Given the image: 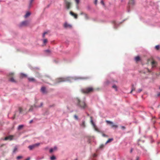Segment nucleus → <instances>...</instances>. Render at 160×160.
Segmentation results:
<instances>
[{"instance_id": "obj_1", "label": "nucleus", "mask_w": 160, "mask_h": 160, "mask_svg": "<svg viewBox=\"0 0 160 160\" xmlns=\"http://www.w3.org/2000/svg\"><path fill=\"white\" fill-rule=\"evenodd\" d=\"M77 105L82 109H84L87 107V106L84 101H81L78 98L76 99Z\"/></svg>"}, {"instance_id": "obj_2", "label": "nucleus", "mask_w": 160, "mask_h": 160, "mask_svg": "<svg viewBox=\"0 0 160 160\" xmlns=\"http://www.w3.org/2000/svg\"><path fill=\"white\" fill-rule=\"evenodd\" d=\"M94 90V89L92 87H88L82 89L81 91L82 93L88 94L93 92Z\"/></svg>"}, {"instance_id": "obj_3", "label": "nucleus", "mask_w": 160, "mask_h": 160, "mask_svg": "<svg viewBox=\"0 0 160 160\" xmlns=\"http://www.w3.org/2000/svg\"><path fill=\"white\" fill-rule=\"evenodd\" d=\"M65 5L66 8L68 9H69L71 6V2L68 0H64Z\"/></svg>"}, {"instance_id": "obj_4", "label": "nucleus", "mask_w": 160, "mask_h": 160, "mask_svg": "<svg viewBox=\"0 0 160 160\" xmlns=\"http://www.w3.org/2000/svg\"><path fill=\"white\" fill-rule=\"evenodd\" d=\"M106 122L107 123V124L111 125V127L112 128H117L118 127V125L114 124L113 122H112L108 120H106Z\"/></svg>"}, {"instance_id": "obj_5", "label": "nucleus", "mask_w": 160, "mask_h": 160, "mask_svg": "<svg viewBox=\"0 0 160 160\" xmlns=\"http://www.w3.org/2000/svg\"><path fill=\"white\" fill-rule=\"evenodd\" d=\"M14 73H10L8 75V78L9 80L12 82H15V81L13 78Z\"/></svg>"}, {"instance_id": "obj_6", "label": "nucleus", "mask_w": 160, "mask_h": 160, "mask_svg": "<svg viewBox=\"0 0 160 160\" xmlns=\"http://www.w3.org/2000/svg\"><path fill=\"white\" fill-rule=\"evenodd\" d=\"M40 145L39 143H37L35 144L29 146L28 148L30 150H32L36 147H38Z\"/></svg>"}, {"instance_id": "obj_7", "label": "nucleus", "mask_w": 160, "mask_h": 160, "mask_svg": "<svg viewBox=\"0 0 160 160\" xmlns=\"http://www.w3.org/2000/svg\"><path fill=\"white\" fill-rule=\"evenodd\" d=\"M19 111L20 113L24 114H26L28 112L26 108H22L21 107H19Z\"/></svg>"}, {"instance_id": "obj_8", "label": "nucleus", "mask_w": 160, "mask_h": 160, "mask_svg": "<svg viewBox=\"0 0 160 160\" xmlns=\"http://www.w3.org/2000/svg\"><path fill=\"white\" fill-rule=\"evenodd\" d=\"M29 24V22L28 21H25L22 22L19 25V27H21L23 26H27Z\"/></svg>"}, {"instance_id": "obj_9", "label": "nucleus", "mask_w": 160, "mask_h": 160, "mask_svg": "<svg viewBox=\"0 0 160 160\" xmlns=\"http://www.w3.org/2000/svg\"><path fill=\"white\" fill-rule=\"evenodd\" d=\"M66 79L64 78H59L56 80V83H60L62 82H65Z\"/></svg>"}, {"instance_id": "obj_10", "label": "nucleus", "mask_w": 160, "mask_h": 160, "mask_svg": "<svg viewBox=\"0 0 160 160\" xmlns=\"http://www.w3.org/2000/svg\"><path fill=\"white\" fill-rule=\"evenodd\" d=\"M39 44L40 46H45L48 42V41H39Z\"/></svg>"}, {"instance_id": "obj_11", "label": "nucleus", "mask_w": 160, "mask_h": 160, "mask_svg": "<svg viewBox=\"0 0 160 160\" xmlns=\"http://www.w3.org/2000/svg\"><path fill=\"white\" fill-rule=\"evenodd\" d=\"M40 90L41 92L43 94H47L48 93V91L46 87L44 86L42 87Z\"/></svg>"}, {"instance_id": "obj_12", "label": "nucleus", "mask_w": 160, "mask_h": 160, "mask_svg": "<svg viewBox=\"0 0 160 160\" xmlns=\"http://www.w3.org/2000/svg\"><path fill=\"white\" fill-rule=\"evenodd\" d=\"M42 102L41 103V105L40 106H37L35 104L34 105V106H31L28 112L32 111L33 109V107H37V108L39 107H41L42 106Z\"/></svg>"}, {"instance_id": "obj_13", "label": "nucleus", "mask_w": 160, "mask_h": 160, "mask_svg": "<svg viewBox=\"0 0 160 160\" xmlns=\"http://www.w3.org/2000/svg\"><path fill=\"white\" fill-rule=\"evenodd\" d=\"M63 26L64 28H71L72 27V26L71 25L68 24V23H67L66 22H65L64 23V24L63 25Z\"/></svg>"}, {"instance_id": "obj_14", "label": "nucleus", "mask_w": 160, "mask_h": 160, "mask_svg": "<svg viewBox=\"0 0 160 160\" xmlns=\"http://www.w3.org/2000/svg\"><path fill=\"white\" fill-rule=\"evenodd\" d=\"M13 138V136L9 135V136L5 137L4 140H9L10 141H11L12 140Z\"/></svg>"}, {"instance_id": "obj_15", "label": "nucleus", "mask_w": 160, "mask_h": 160, "mask_svg": "<svg viewBox=\"0 0 160 160\" xmlns=\"http://www.w3.org/2000/svg\"><path fill=\"white\" fill-rule=\"evenodd\" d=\"M70 14L72 15V16L74 17V18L76 19L77 18L78 16L77 14L74 13L72 11H70Z\"/></svg>"}, {"instance_id": "obj_16", "label": "nucleus", "mask_w": 160, "mask_h": 160, "mask_svg": "<svg viewBox=\"0 0 160 160\" xmlns=\"http://www.w3.org/2000/svg\"><path fill=\"white\" fill-rule=\"evenodd\" d=\"M151 64H152V67L153 68V67H156V65L157 64V63L156 62L153 60L151 62Z\"/></svg>"}, {"instance_id": "obj_17", "label": "nucleus", "mask_w": 160, "mask_h": 160, "mask_svg": "<svg viewBox=\"0 0 160 160\" xmlns=\"http://www.w3.org/2000/svg\"><path fill=\"white\" fill-rule=\"evenodd\" d=\"M28 79L29 82H35L36 81L35 79L33 78H29Z\"/></svg>"}, {"instance_id": "obj_18", "label": "nucleus", "mask_w": 160, "mask_h": 160, "mask_svg": "<svg viewBox=\"0 0 160 160\" xmlns=\"http://www.w3.org/2000/svg\"><path fill=\"white\" fill-rule=\"evenodd\" d=\"M129 4L132 5H133L135 4L134 0H129Z\"/></svg>"}, {"instance_id": "obj_19", "label": "nucleus", "mask_w": 160, "mask_h": 160, "mask_svg": "<svg viewBox=\"0 0 160 160\" xmlns=\"http://www.w3.org/2000/svg\"><path fill=\"white\" fill-rule=\"evenodd\" d=\"M135 87L134 86V85L133 84H132V90L130 92V93H131L132 91H134L135 90Z\"/></svg>"}, {"instance_id": "obj_20", "label": "nucleus", "mask_w": 160, "mask_h": 160, "mask_svg": "<svg viewBox=\"0 0 160 160\" xmlns=\"http://www.w3.org/2000/svg\"><path fill=\"white\" fill-rule=\"evenodd\" d=\"M31 14V13L29 12H28L26 13V14L24 16L25 18H27L29 17Z\"/></svg>"}, {"instance_id": "obj_21", "label": "nucleus", "mask_w": 160, "mask_h": 160, "mask_svg": "<svg viewBox=\"0 0 160 160\" xmlns=\"http://www.w3.org/2000/svg\"><path fill=\"white\" fill-rule=\"evenodd\" d=\"M113 140V139L112 138H109L107 140V141L106 142L105 144H106L108 143H109V142H111V141H112Z\"/></svg>"}, {"instance_id": "obj_22", "label": "nucleus", "mask_w": 160, "mask_h": 160, "mask_svg": "<svg viewBox=\"0 0 160 160\" xmlns=\"http://www.w3.org/2000/svg\"><path fill=\"white\" fill-rule=\"evenodd\" d=\"M24 126L23 125H19L18 127V130H20Z\"/></svg>"}, {"instance_id": "obj_23", "label": "nucleus", "mask_w": 160, "mask_h": 160, "mask_svg": "<svg viewBox=\"0 0 160 160\" xmlns=\"http://www.w3.org/2000/svg\"><path fill=\"white\" fill-rule=\"evenodd\" d=\"M140 60V58L138 56L136 57L135 58V60L136 62L139 61Z\"/></svg>"}, {"instance_id": "obj_24", "label": "nucleus", "mask_w": 160, "mask_h": 160, "mask_svg": "<svg viewBox=\"0 0 160 160\" xmlns=\"http://www.w3.org/2000/svg\"><path fill=\"white\" fill-rule=\"evenodd\" d=\"M84 17L85 19L87 20L89 19V17L88 15L86 13L84 14Z\"/></svg>"}, {"instance_id": "obj_25", "label": "nucleus", "mask_w": 160, "mask_h": 160, "mask_svg": "<svg viewBox=\"0 0 160 160\" xmlns=\"http://www.w3.org/2000/svg\"><path fill=\"white\" fill-rule=\"evenodd\" d=\"M90 118H91V123H92V124L93 126L95 127V125L93 121V120H92V117H90Z\"/></svg>"}, {"instance_id": "obj_26", "label": "nucleus", "mask_w": 160, "mask_h": 160, "mask_svg": "<svg viewBox=\"0 0 160 160\" xmlns=\"http://www.w3.org/2000/svg\"><path fill=\"white\" fill-rule=\"evenodd\" d=\"M112 88H113L115 89L116 91H117V86L116 85H113L112 86Z\"/></svg>"}, {"instance_id": "obj_27", "label": "nucleus", "mask_w": 160, "mask_h": 160, "mask_svg": "<svg viewBox=\"0 0 160 160\" xmlns=\"http://www.w3.org/2000/svg\"><path fill=\"white\" fill-rule=\"evenodd\" d=\"M56 159V158L54 156H52L50 158L51 160H55Z\"/></svg>"}, {"instance_id": "obj_28", "label": "nucleus", "mask_w": 160, "mask_h": 160, "mask_svg": "<svg viewBox=\"0 0 160 160\" xmlns=\"http://www.w3.org/2000/svg\"><path fill=\"white\" fill-rule=\"evenodd\" d=\"M49 33V31H48L47 32H45L43 34L42 36L43 37H44L45 35L46 34H48V33Z\"/></svg>"}, {"instance_id": "obj_29", "label": "nucleus", "mask_w": 160, "mask_h": 160, "mask_svg": "<svg viewBox=\"0 0 160 160\" xmlns=\"http://www.w3.org/2000/svg\"><path fill=\"white\" fill-rule=\"evenodd\" d=\"M81 125L84 128H85V122L84 121H83L82 122Z\"/></svg>"}, {"instance_id": "obj_30", "label": "nucleus", "mask_w": 160, "mask_h": 160, "mask_svg": "<svg viewBox=\"0 0 160 160\" xmlns=\"http://www.w3.org/2000/svg\"><path fill=\"white\" fill-rule=\"evenodd\" d=\"M160 48V46L159 45H158L156 46L155 48L157 50H159Z\"/></svg>"}, {"instance_id": "obj_31", "label": "nucleus", "mask_w": 160, "mask_h": 160, "mask_svg": "<svg viewBox=\"0 0 160 160\" xmlns=\"http://www.w3.org/2000/svg\"><path fill=\"white\" fill-rule=\"evenodd\" d=\"M21 76L22 77V78H23V77H27V75L24 74H23V73H22L21 74Z\"/></svg>"}, {"instance_id": "obj_32", "label": "nucleus", "mask_w": 160, "mask_h": 160, "mask_svg": "<svg viewBox=\"0 0 160 160\" xmlns=\"http://www.w3.org/2000/svg\"><path fill=\"white\" fill-rule=\"evenodd\" d=\"M33 1H34V0H30V4H29V7H31V6L32 5V3Z\"/></svg>"}, {"instance_id": "obj_33", "label": "nucleus", "mask_w": 160, "mask_h": 160, "mask_svg": "<svg viewBox=\"0 0 160 160\" xmlns=\"http://www.w3.org/2000/svg\"><path fill=\"white\" fill-rule=\"evenodd\" d=\"M17 148H15L13 149V152L14 153L16 152V151H17Z\"/></svg>"}, {"instance_id": "obj_34", "label": "nucleus", "mask_w": 160, "mask_h": 160, "mask_svg": "<svg viewBox=\"0 0 160 160\" xmlns=\"http://www.w3.org/2000/svg\"><path fill=\"white\" fill-rule=\"evenodd\" d=\"M53 151H54L53 150V149L52 148H51L50 149V152L52 153Z\"/></svg>"}, {"instance_id": "obj_35", "label": "nucleus", "mask_w": 160, "mask_h": 160, "mask_svg": "<svg viewBox=\"0 0 160 160\" xmlns=\"http://www.w3.org/2000/svg\"><path fill=\"white\" fill-rule=\"evenodd\" d=\"M142 91V89H138L137 91V92H138V93H139L140 92H141Z\"/></svg>"}, {"instance_id": "obj_36", "label": "nucleus", "mask_w": 160, "mask_h": 160, "mask_svg": "<svg viewBox=\"0 0 160 160\" xmlns=\"http://www.w3.org/2000/svg\"><path fill=\"white\" fill-rule=\"evenodd\" d=\"M77 4H78L79 3V0H75Z\"/></svg>"}, {"instance_id": "obj_37", "label": "nucleus", "mask_w": 160, "mask_h": 160, "mask_svg": "<svg viewBox=\"0 0 160 160\" xmlns=\"http://www.w3.org/2000/svg\"><path fill=\"white\" fill-rule=\"evenodd\" d=\"M104 145L103 144L101 145L100 146V148H102L104 147Z\"/></svg>"}, {"instance_id": "obj_38", "label": "nucleus", "mask_w": 160, "mask_h": 160, "mask_svg": "<svg viewBox=\"0 0 160 160\" xmlns=\"http://www.w3.org/2000/svg\"><path fill=\"white\" fill-rule=\"evenodd\" d=\"M22 158V156H18L17 157V159H19Z\"/></svg>"}, {"instance_id": "obj_39", "label": "nucleus", "mask_w": 160, "mask_h": 160, "mask_svg": "<svg viewBox=\"0 0 160 160\" xmlns=\"http://www.w3.org/2000/svg\"><path fill=\"white\" fill-rule=\"evenodd\" d=\"M54 151H56L57 150V148L56 147H55L53 148Z\"/></svg>"}, {"instance_id": "obj_40", "label": "nucleus", "mask_w": 160, "mask_h": 160, "mask_svg": "<svg viewBox=\"0 0 160 160\" xmlns=\"http://www.w3.org/2000/svg\"><path fill=\"white\" fill-rule=\"evenodd\" d=\"M74 117L76 119H78V117L76 115H74Z\"/></svg>"}, {"instance_id": "obj_41", "label": "nucleus", "mask_w": 160, "mask_h": 160, "mask_svg": "<svg viewBox=\"0 0 160 160\" xmlns=\"http://www.w3.org/2000/svg\"><path fill=\"white\" fill-rule=\"evenodd\" d=\"M102 136H103V137H108V136L107 135H106V134L103 133L102 134Z\"/></svg>"}, {"instance_id": "obj_42", "label": "nucleus", "mask_w": 160, "mask_h": 160, "mask_svg": "<svg viewBox=\"0 0 160 160\" xmlns=\"http://www.w3.org/2000/svg\"><path fill=\"white\" fill-rule=\"evenodd\" d=\"M92 156L93 157H95L97 156V155L94 153L93 155Z\"/></svg>"}, {"instance_id": "obj_43", "label": "nucleus", "mask_w": 160, "mask_h": 160, "mask_svg": "<svg viewBox=\"0 0 160 160\" xmlns=\"http://www.w3.org/2000/svg\"><path fill=\"white\" fill-rule=\"evenodd\" d=\"M97 2H98V0H95V1H94V3L95 4H97Z\"/></svg>"}, {"instance_id": "obj_44", "label": "nucleus", "mask_w": 160, "mask_h": 160, "mask_svg": "<svg viewBox=\"0 0 160 160\" xmlns=\"http://www.w3.org/2000/svg\"><path fill=\"white\" fill-rule=\"evenodd\" d=\"M121 128L123 129H125V127L124 126H122L121 127Z\"/></svg>"}, {"instance_id": "obj_45", "label": "nucleus", "mask_w": 160, "mask_h": 160, "mask_svg": "<svg viewBox=\"0 0 160 160\" xmlns=\"http://www.w3.org/2000/svg\"><path fill=\"white\" fill-rule=\"evenodd\" d=\"M101 3L103 5H104V2L103 1H101Z\"/></svg>"}, {"instance_id": "obj_46", "label": "nucleus", "mask_w": 160, "mask_h": 160, "mask_svg": "<svg viewBox=\"0 0 160 160\" xmlns=\"http://www.w3.org/2000/svg\"><path fill=\"white\" fill-rule=\"evenodd\" d=\"M139 157H136V160H138L139 159Z\"/></svg>"}, {"instance_id": "obj_47", "label": "nucleus", "mask_w": 160, "mask_h": 160, "mask_svg": "<svg viewBox=\"0 0 160 160\" xmlns=\"http://www.w3.org/2000/svg\"><path fill=\"white\" fill-rule=\"evenodd\" d=\"M30 159V158L28 157L26 159H25V160H29Z\"/></svg>"}, {"instance_id": "obj_48", "label": "nucleus", "mask_w": 160, "mask_h": 160, "mask_svg": "<svg viewBox=\"0 0 160 160\" xmlns=\"http://www.w3.org/2000/svg\"><path fill=\"white\" fill-rule=\"evenodd\" d=\"M84 14H85V13H84L83 12H81V13H80V14L81 15H84Z\"/></svg>"}, {"instance_id": "obj_49", "label": "nucleus", "mask_w": 160, "mask_h": 160, "mask_svg": "<svg viewBox=\"0 0 160 160\" xmlns=\"http://www.w3.org/2000/svg\"><path fill=\"white\" fill-rule=\"evenodd\" d=\"M132 150H133V149L132 148L131 149V150H130V153H132Z\"/></svg>"}, {"instance_id": "obj_50", "label": "nucleus", "mask_w": 160, "mask_h": 160, "mask_svg": "<svg viewBox=\"0 0 160 160\" xmlns=\"http://www.w3.org/2000/svg\"><path fill=\"white\" fill-rule=\"evenodd\" d=\"M32 121H33L32 120H31V121H30V122H29V123H32Z\"/></svg>"}, {"instance_id": "obj_51", "label": "nucleus", "mask_w": 160, "mask_h": 160, "mask_svg": "<svg viewBox=\"0 0 160 160\" xmlns=\"http://www.w3.org/2000/svg\"><path fill=\"white\" fill-rule=\"evenodd\" d=\"M160 95V93H159L158 94V96H159Z\"/></svg>"}, {"instance_id": "obj_52", "label": "nucleus", "mask_w": 160, "mask_h": 160, "mask_svg": "<svg viewBox=\"0 0 160 160\" xmlns=\"http://www.w3.org/2000/svg\"><path fill=\"white\" fill-rule=\"evenodd\" d=\"M84 78L85 79H87L88 78Z\"/></svg>"}, {"instance_id": "obj_53", "label": "nucleus", "mask_w": 160, "mask_h": 160, "mask_svg": "<svg viewBox=\"0 0 160 160\" xmlns=\"http://www.w3.org/2000/svg\"><path fill=\"white\" fill-rule=\"evenodd\" d=\"M46 51L47 52H49V50H47V51Z\"/></svg>"}, {"instance_id": "obj_54", "label": "nucleus", "mask_w": 160, "mask_h": 160, "mask_svg": "<svg viewBox=\"0 0 160 160\" xmlns=\"http://www.w3.org/2000/svg\"><path fill=\"white\" fill-rule=\"evenodd\" d=\"M37 74H38V75L39 76V75H39V74L38 73H37Z\"/></svg>"}, {"instance_id": "obj_55", "label": "nucleus", "mask_w": 160, "mask_h": 160, "mask_svg": "<svg viewBox=\"0 0 160 160\" xmlns=\"http://www.w3.org/2000/svg\"><path fill=\"white\" fill-rule=\"evenodd\" d=\"M44 40H47L46 39H45Z\"/></svg>"}, {"instance_id": "obj_56", "label": "nucleus", "mask_w": 160, "mask_h": 160, "mask_svg": "<svg viewBox=\"0 0 160 160\" xmlns=\"http://www.w3.org/2000/svg\"><path fill=\"white\" fill-rule=\"evenodd\" d=\"M75 160H77V159H75Z\"/></svg>"}, {"instance_id": "obj_57", "label": "nucleus", "mask_w": 160, "mask_h": 160, "mask_svg": "<svg viewBox=\"0 0 160 160\" xmlns=\"http://www.w3.org/2000/svg\"><path fill=\"white\" fill-rule=\"evenodd\" d=\"M160 89V88H159Z\"/></svg>"}]
</instances>
